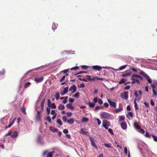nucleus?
I'll use <instances>...</instances> for the list:
<instances>
[{
	"instance_id": "63",
	"label": "nucleus",
	"mask_w": 157,
	"mask_h": 157,
	"mask_svg": "<svg viewBox=\"0 0 157 157\" xmlns=\"http://www.w3.org/2000/svg\"><path fill=\"white\" fill-rule=\"evenodd\" d=\"M69 101L70 102H73L74 101V99L71 98H69Z\"/></svg>"
},
{
	"instance_id": "20",
	"label": "nucleus",
	"mask_w": 157,
	"mask_h": 157,
	"mask_svg": "<svg viewBox=\"0 0 157 157\" xmlns=\"http://www.w3.org/2000/svg\"><path fill=\"white\" fill-rule=\"evenodd\" d=\"M58 108L59 110H63L65 108L64 106L63 105H61L60 104L59 105V106L58 107Z\"/></svg>"
},
{
	"instance_id": "27",
	"label": "nucleus",
	"mask_w": 157,
	"mask_h": 157,
	"mask_svg": "<svg viewBox=\"0 0 157 157\" xmlns=\"http://www.w3.org/2000/svg\"><path fill=\"white\" fill-rule=\"evenodd\" d=\"M88 119L86 117H83L82 120V122H83L88 121Z\"/></svg>"
},
{
	"instance_id": "5",
	"label": "nucleus",
	"mask_w": 157,
	"mask_h": 157,
	"mask_svg": "<svg viewBox=\"0 0 157 157\" xmlns=\"http://www.w3.org/2000/svg\"><path fill=\"white\" fill-rule=\"evenodd\" d=\"M76 86L75 85L71 86L69 89L70 91H72V93H74L76 91Z\"/></svg>"
},
{
	"instance_id": "25",
	"label": "nucleus",
	"mask_w": 157,
	"mask_h": 157,
	"mask_svg": "<svg viewBox=\"0 0 157 157\" xmlns=\"http://www.w3.org/2000/svg\"><path fill=\"white\" fill-rule=\"evenodd\" d=\"M80 96V93L79 92L76 93L73 96L74 97L76 98H78Z\"/></svg>"
},
{
	"instance_id": "10",
	"label": "nucleus",
	"mask_w": 157,
	"mask_h": 157,
	"mask_svg": "<svg viewBox=\"0 0 157 157\" xmlns=\"http://www.w3.org/2000/svg\"><path fill=\"white\" fill-rule=\"evenodd\" d=\"M105 125L107 126H109L110 125V122L106 120H104L103 121L102 125Z\"/></svg>"
},
{
	"instance_id": "48",
	"label": "nucleus",
	"mask_w": 157,
	"mask_h": 157,
	"mask_svg": "<svg viewBox=\"0 0 157 157\" xmlns=\"http://www.w3.org/2000/svg\"><path fill=\"white\" fill-rule=\"evenodd\" d=\"M68 98V97H65V98L64 99V100L63 101V103L64 104H66L67 102V100Z\"/></svg>"
},
{
	"instance_id": "32",
	"label": "nucleus",
	"mask_w": 157,
	"mask_h": 157,
	"mask_svg": "<svg viewBox=\"0 0 157 157\" xmlns=\"http://www.w3.org/2000/svg\"><path fill=\"white\" fill-rule=\"evenodd\" d=\"M151 136L153 137L154 140L155 142H157V137L153 134H152Z\"/></svg>"
},
{
	"instance_id": "30",
	"label": "nucleus",
	"mask_w": 157,
	"mask_h": 157,
	"mask_svg": "<svg viewBox=\"0 0 157 157\" xmlns=\"http://www.w3.org/2000/svg\"><path fill=\"white\" fill-rule=\"evenodd\" d=\"M41 136L40 135H38L37 136V141L38 142H40L41 141Z\"/></svg>"
},
{
	"instance_id": "24",
	"label": "nucleus",
	"mask_w": 157,
	"mask_h": 157,
	"mask_svg": "<svg viewBox=\"0 0 157 157\" xmlns=\"http://www.w3.org/2000/svg\"><path fill=\"white\" fill-rule=\"evenodd\" d=\"M31 84V83L29 82H25L24 83V86L25 88H27Z\"/></svg>"
},
{
	"instance_id": "35",
	"label": "nucleus",
	"mask_w": 157,
	"mask_h": 157,
	"mask_svg": "<svg viewBox=\"0 0 157 157\" xmlns=\"http://www.w3.org/2000/svg\"><path fill=\"white\" fill-rule=\"evenodd\" d=\"M68 87H66L64 88V90L63 91L64 94H66L68 92Z\"/></svg>"
},
{
	"instance_id": "31",
	"label": "nucleus",
	"mask_w": 157,
	"mask_h": 157,
	"mask_svg": "<svg viewBox=\"0 0 157 157\" xmlns=\"http://www.w3.org/2000/svg\"><path fill=\"white\" fill-rule=\"evenodd\" d=\"M21 111L22 113H24L25 114H26V112H25V107H22V108H21Z\"/></svg>"
},
{
	"instance_id": "60",
	"label": "nucleus",
	"mask_w": 157,
	"mask_h": 157,
	"mask_svg": "<svg viewBox=\"0 0 157 157\" xmlns=\"http://www.w3.org/2000/svg\"><path fill=\"white\" fill-rule=\"evenodd\" d=\"M46 110L47 111L48 114V115L50 113V109L49 108L47 107Z\"/></svg>"
},
{
	"instance_id": "57",
	"label": "nucleus",
	"mask_w": 157,
	"mask_h": 157,
	"mask_svg": "<svg viewBox=\"0 0 157 157\" xmlns=\"http://www.w3.org/2000/svg\"><path fill=\"white\" fill-rule=\"evenodd\" d=\"M134 94L135 96L136 97V98L139 95V94H138V92L136 91H135L134 93Z\"/></svg>"
},
{
	"instance_id": "36",
	"label": "nucleus",
	"mask_w": 157,
	"mask_h": 157,
	"mask_svg": "<svg viewBox=\"0 0 157 157\" xmlns=\"http://www.w3.org/2000/svg\"><path fill=\"white\" fill-rule=\"evenodd\" d=\"M86 77V79L90 81H91L92 80H94V79H91L90 78V76L89 75H87Z\"/></svg>"
},
{
	"instance_id": "14",
	"label": "nucleus",
	"mask_w": 157,
	"mask_h": 157,
	"mask_svg": "<svg viewBox=\"0 0 157 157\" xmlns=\"http://www.w3.org/2000/svg\"><path fill=\"white\" fill-rule=\"evenodd\" d=\"M66 107L67 108L71 110H73L74 107L73 106L72 104L71 103H68L66 105Z\"/></svg>"
},
{
	"instance_id": "18",
	"label": "nucleus",
	"mask_w": 157,
	"mask_h": 157,
	"mask_svg": "<svg viewBox=\"0 0 157 157\" xmlns=\"http://www.w3.org/2000/svg\"><path fill=\"white\" fill-rule=\"evenodd\" d=\"M145 78L147 79V80L148 82L149 83H152V80H151V79L150 78V77H149V76L147 75L145 77Z\"/></svg>"
},
{
	"instance_id": "43",
	"label": "nucleus",
	"mask_w": 157,
	"mask_h": 157,
	"mask_svg": "<svg viewBox=\"0 0 157 157\" xmlns=\"http://www.w3.org/2000/svg\"><path fill=\"white\" fill-rule=\"evenodd\" d=\"M145 136L146 137L150 138L151 137L150 135L149 134L148 132L147 131L146 132V134Z\"/></svg>"
},
{
	"instance_id": "22",
	"label": "nucleus",
	"mask_w": 157,
	"mask_h": 157,
	"mask_svg": "<svg viewBox=\"0 0 157 157\" xmlns=\"http://www.w3.org/2000/svg\"><path fill=\"white\" fill-rule=\"evenodd\" d=\"M54 152V151H52V152H48L47 154V157H52L53 154Z\"/></svg>"
},
{
	"instance_id": "1",
	"label": "nucleus",
	"mask_w": 157,
	"mask_h": 157,
	"mask_svg": "<svg viewBox=\"0 0 157 157\" xmlns=\"http://www.w3.org/2000/svg\"><path fill=\"white\" fill-rule=\"evenodd\" d=\"M100 115L101 117L104 119H110V115L105 112H102L100 113Z\"/></svg>"
},
{
	"instance_id": "7",
	"label": "nucleus",
	"mask_w": 157,
	"mask_h": 157,
	"mask_svg": "<svg viewBox=\"0 0 157 157\" xmlns=\"http://www.w3.org/2000/svg\"><path fill=\"white\" fill-rule=\"evenodd\" d=\"M10 136L12 138H15L17 137L18 132L17 131H15L13 132L11 131V133Z\"/></svg>"
},
{
	"instance_id": "16",
	"label": "nucleus",
	"mask_w": 157,
	"mask_h": 157,
	"mask_svg": "<svg viewBox=\"0 0 157 157\" xmlns=\"http://www.w3.org/2000/svg\"><path fill=\"white\" fill-rule=\"evenodd\" d=\"M50 130L53 132H57L58 131V129L56 128H53L52 127H50L49 128Z\"/></svg>"
},
{
	"instance_id": "2",
	"label": "nucleus",
	"mask_w": 157,
	"mask_h": 157,
	"mask_svg": "<svg viewBox=\"0 0 157 157\" xmlns=\"http://www.w3.org/2000/svg\"><path fill=\"white\" fill-rule=\"evenodd\" d=\"M105 68V67H101L98 65H95L92 66L91 67V69L95 71H100L102 68Z\"/></svg>"
},
{
	"instance_id": "6",
	"label": "nucleus",
	"mask_w": 157,
	"mask_h": 157,
	"mask_svg": "<svg viewBox=\"0 0 157 157\" xmlns=\"http://www.w3.org/2000/svg\"><path fill=\"white\" fill-rule=\"evenodd\" d=\"M140 99V98H139L138 99L137 98H135L134 99V106L135 109L136 110H138L139 109V108L136 102V100H137V101H138Z\"/></svg>"
},
{
	"instance_id": "38",
	"label": "nucleus",
	"mask_w": 157,
	"mask_h": 157,
	"mask_svg": "<svg viewBox=\"0 0 157 157\" xmlns=\"http://www.w3.org/2000/svg\"><path fill=\"white\" fill-rule=\"evenodd\" d=\"M127 66V65H124L120 67L119 68V70H122L124 69Z\"/></svg>"
},
{
	"instance_id": "51",
	"label": "nucleus",
	"mask_w": 157,
	"mask_h": 157,
	"mask_svg": "<svg viewBox=\"0 0 157 157\" xmlns=\"http://www.w3.org/2000/svg\"><path fill=\"white\" fill-rule=\"evenodd\" d=\"M68 72V69H66L60 72L61 73H67V72Z\"/></svg>"
},
{
	"instance_id": "50",
	"label": "nucleus",
	"mask_w": 157,
	"mask_h": 157,
	"mask_svg": "<svg viewBox=\"0 0 157 157\" xmlns=\"http://www.w3.org/2000/svg\"><path fill=\"white\" fill-rule=\"evenodd\" d=\"M108 131L111 134L113 135V130L111 128L108 129Z\"/></svg>"
},
{
	"instance_id": "11",
	"label": "nucleus",
	"mask_w": 157,
	"mask_h": 157,
	"mask_svg": "<svg viewBox=\"0 0 157 157\" xmlns=\"http://www.w3.org/2000/svg\"><path fill=\"white\" fill-rule=\"evenodd\" d=\"M80 133L81 134H84L86 135H88L89 134V132H88L85 131L84 128H82L81 129Z\"/></svg>"
},
{
	"instance_id": "39",
	"label": "nucleus",
	"mask_w": 157,
	"mask_h": 157,
	"mask_svg": "<svg viewBox=\"0 0 157 157\" xmlns=\"http://www.w3.org/2000/svg\"><path fill=\"white\" fill-rule=\"evenodd\" d=\"M131 73L130 72H129L128 73L123 74L122 75L123 77H125L127 76H129L131 75Z\"/></svg>"
},
{
	"instance_id": "49",
	"label": "nucleus",
	"mask_w": 157,
	"mask_h": 157,
	"mask_svg": "<svg viewBox=\"0 0 157 157\" xmlns=\"http://www.w3.org/2000/svg\"><path fill=\"white\" fill-rule=\"evenodd\" d=\"M87 73V71L86 72L85 71H80L78 73L75 74V75H77L78 74H82V73Z\"/></svg>"
},
{
	"instance_id": "61",
	"label": "nucleus",
	"mask_w": 157,
	"mask_h": 157,
	"mask_svg": "<svg viewBox=\"0 0 157 157\" xmlns=\"http://www.w3.org/2000/svg\"><path fill=\"white\" fill-rule=\"evenodd\" d=\"M98 99V98L95 97L94 98L93 101L95 103H96L97 102Z\"/></svg>"
},
{
	"instance_id": "59",
	"label": "nucleus",
	"mask_w": 157,
	"mask_h": 157,
	"mask_svg": "<svg viewBox=\"0 0 157 157\" xmlns=\"http://www.w3.org/2000/svg\"><path fill=\"white\" fill-rule=\"evenodd\" d=\"M5 71L4 70H2V71H0V75H3L5 73Z\"/></svg>"
},
{
	"instance_id": "58",
	"label": "nucleus",
	"mask_w": 157,
	"mask_h": 157,
	"mask_svg": "<svg viewBox=\"0 0 157 157\" xmlns=\"http://www.w3.org/2000/svg\"><path fill=\"white\" fill-rule=\"evenodd\" d=\"M62 119L63 121L65 122H66V121L67 122V118L66 117H63L62 118Z\"/></svg>"
},
{
	"instance_id": "52",
	"label": "nucleus",
	"mask_w": 157,
	"mask_h": 157,
	"mask_svg": "<svg viewBox=\"0 0 157 157\" xmlns=\"http://www.w3.org/2000/svg\"><path fill=\"white\" fill-rule=\"evenodd\" d=\"M79 68V67H74L71 69V70H77Z\"/></svg>"
},
{
	"instance_id": "47",
	"label": "nucleus",
	"mask_w": 157,
	"mask_h": 157,
	"mask_svg": "<svg viewBox=\"0 0 157 157\" xmlns=\"http://www.w3.org/2000/svg\"><path fill=\"white\" fill-rule=\"evenodd\" d=\"M152 91L153 92V96H157V94L156 93V91L155 90V89H153Z\"/></svg>"
},
{
	"instance_id": "15",
	"label": "nucleus",
	"mask_w": 157,
	"mask_h": 157,
	"mask_svg": "<svg viewBox=\"0 0 157 157\" xmlns=\"http://www.w3.org/2000/svg\"><path fill=\"white\" fill-rule=\"evenodd\" d=\"M40 112L38 111H37V114L36 117V120L37 121L40 120Z\"/></svg>"
},
{
	"instance_id": "46",
	"label": "nucleus",
	"mask_w": 157,
	"mask_h": 157,
	"mask_svg": "<svg viewBox=\"0 0 157 157\" xmlns=\"http://www.w3.org/2000/svg\"><path fill=\"white\" fill-rule=\"evenodd\" d=\"M82 68L83 69L86 70L88 68V66L86 65H82L81 66Z\"/></svg>"
},
{
	"instance_id": "34",
	"label": "nucleus",
	"mask_w": 157,
	"mask_h": 157,
	"mask_svg": "<svg viewBox=\"0 0 157 157\" xmlns=\"http://www.w3.org/2000/svg\"><path fill=\"white\" fill-rule=\"evenodd\" d=\"M49 107H51L52 109H55L56 108V106L55 105V104L54 103H52L51 105H50Z\"/></svg>"
},
{
	"instance_id": "29",
	"label": "nucleus",
	"mask_w": 157,
	"mask_h": 157,
	"mask_svg": "<svg viewBox=\"0 0 157 157\" xmlns=\"http://www.w3.org/2000/svg\"><path fill=\"white\" fill-rule=\"evenodd\" d=\"M140 74L143 76L144 77H145L147 75L144 73V72L143 71H141L140 73Z\"/></svg>"
},
{
	"instance_id": "40",
	"label": "nucleus",
	"mask_w": 157,
	"mask_h": 157,
	"mask_svg": "<svg viewBox=\"0 0 157 157\" xmlns=\"http://www.w3.org/2000/svg\"><path fill=\"white\" fill-rule=\"evenodd\" d=\"M45 101V99H44L41 101V108L42 109L44 108V104Z\"/></svg>"
},
{
	"instance_id": "26",
	"label": "nucleus",
	"mask_w": 157,
	"mask_h": 157,
	"mask_svg": "<svg viewBox=\"0 0 157 157\" xmlns=\"http://www.w3.org/2000/svg\"><path fill=\"white\" fill-rule=\"evenodd\" d=\"M122 109L121 108V107L120 106H119V109H116L115 110V112L116 113H117L119 112H120Z\"/></svg>"
},
{
	"instance_id": "44",
	"label": "nucleus",
	"mask_w": 157,
	"mask_h": 157,
	"mask_svg": "<svg viewBox=\"0 0 157 157\" xmlns=\"http://www.w3.org/2000/svg\"><path fill=\"white\" fill-rule=\"evenodd\" d=\"M60 96H59V93H57L56 94V100H58L59 99V98Z\"/></svg>"
},
{
	"instance_id": "9",
	"label": "nucleus",
	"mask_w": 157,
	"mask_h": 157,
	"mask_svg": "<svg viewBox=\"0 0 157 157\" xmlns=\"http://www.w3.org/2000/svg\"><path fill=\"white\" fill-rule=\"evenodd\" d=\"M108 102L109 104L112 107H113L115 108H116V103L113 101H112L108 99Z\"/></svg>"
},
{
	"instance_id": "21",
	"label": "nucleus",
	"mask_w": 157,
	"mask_h": 157,
	"mask_svg": "<svg viewBox=\"0 0 157 157\" xmlns=\"http://www.w3.org/2000/svg\"><path fill=\"white\" fill-rule=\"evenodd\" d=\"M88 104L89 105V106L91 108H94L95 105L94 103H91L90 102Z\"/></svg>"
},
{
	"instance_id": "12",
	"label": "nucleus",
	"mask_w": 157,
	"mask_h": 157,
	"mask_svg": "<svg viewBox=\"0 0 157 157\" xmlns=\"http://www.w3.org/2000/svg\"><path fill=\"white\" fill-rule=\"evenodd\" d=\"M121 128L124 130L127 127V124L124 122H123L121 124Z\"/></svg>"
},
{
	"instance_id": "56",
	"label": "nucleus",
	"mask_w": 157,
	"mask_h": 157,
	"mask_svg": "<svg viewBox=\"0 0 157 157\" xmlns=\"http://www.w3.org/2000/svg\"><path fill=\"white\" fill-rule=\"evenodd\" d=\"M98 102L100 104H102L103 103L102 100L100 99H98Z\"/></svg>"
},
{
	"instance_id": "3",
	"label": "nucleus",
	"mask_w": 157,
	"mask_h": 157,
	"mask_svg": "<svg viewBox=\"0 0 157 157\" xmlns=\"http://www.w3.org/2000/svg\"><path fill=\"white\" fill-rule=\"evenodd\" d=\"M121 97L123 99L127 100L128 98V92L126 91L122 93L121 94Z\"/></svg>"
},
{
	"instance_id": "55",
	"label": "nucleus",
	"mask_w": 157,
	"mask_h": 157,
	"mask_svg": "<svg viewBox=\"0 0 157 157\" xmlns=\"http://www.w3.org/2000/svg\"><path fill=\"white\" fill-rule=\"evenodd\" d=\"M63 132L65 134H67L68 132V131L67 129H64L63 130Z\"/></svg>"
},
{
	"instance_id": "8",
	"label": "nucleus",
	"mask_w": 157,
	"mask_h": 157,
	"mask_svg": "<svg viewBox=\"0 0 157 157\" xmlns=\"http://www.w3.org/2000/svg\"><path fill=\"white\" fill-rule=\"evenodd\" d=\"M43 79L44 77H43L40 78L36 77L35 78L34 81L37 83H39L42 82Z\"/></svg>"
},
{
	"instance_id": "62",
	"label": "nucleus",
	"mask_w": 157,
	"mask_h": 157,
	"mask_svg": "<svg viewBox=\"0 0 157 157\" xmlns=\"http://www.w3.org/2000/svg\"><path fill=\"white\" fill-rule=\"evenodd\" d=\"M85 87V85L84 83H81L80 84L79 87L80 88H82L84 87Z\"/></svg>"
},
{
	"instance_id": "42",
	"label": "nucleus",
	"mask_w": 157,
	"mask_h": 157,
	"mask_svg": "<svg viewBox=\"0 0 157 157\" xmlns=\"http://www.w3.org/2000/svg\"><path fill=\"white\" fill-rule=\"evenodd\" d=\"M119 118L120 121H124V117L123 116H120Z\"/></svg>"
},
{
	"instance_id": "28",
	"label": "nucleus",
	"mask_w": 157,
	"mask_h": 157,
	"mask_svg": "<svg viewBox=\"0 0 157 157\" xmlns=\"http://www.w3.org/2000/svg\"><path fill=\"white\" fill-rule=\"evenodd\" d=\"M103 108V106L100 107L98 106H97L95 107L94 110L95 111H97L99 109H100Z\"/></svg>"
},
{
	"instance_id": "64",
	"label": "nucleus",
	"mask_w": 157,
	"mask_h": 157,
	"mask_svg": "<svg viewBox=\"0 0 157 157\" xmlns=\"http://www.w3.org/2000/svg\"><path fill=\"white\" fill-rule=\"evenodd\" d=\"M140 132L142 134H144L145 133V131L143 129H141L140 130Z\"/></svg>"
},
{
	"instance_id": "4",
	"label": "nucleus",
	"mask_w": 157,
	"mask_h": 157,
	"mask_svg": "<svg viewBox=\"0 0 157 157\" xmlns=\"http://www.w3.org/2000/svg\"><path fill=\"white\" fill-rule=\"evenodd\" d=\"M89 139L90 141L91 142V145L93 147L95 148L96 149H98L97 146L95 144L94 139L91 137H90Z\"/></svg>"
},
{
	"instance_id": "54",
	"label": "nucleus",
	"mask_w": 157,
	"mask_h": 157,
	"mask_svg": "<svg viewBox=\"0 0 157 157\" xmlns=\"http://www.w3.org/2000/svg\"><path fill=\"white\" fill-rule=\"evenodd\" d=\"M51 114L52 115H56V114H57L55 112V111L54 110H52L51 112Z\"/></svg>"
},
{
	"instance_id": "19",
	"label": "nucleus",
	"mask_w": 157,
	"mask_h": 157,
	"mask_svg": "<svg viewBox=\"0 0 157 157\" xmlns=\"http://www.w3.org/2000/svg\"><path fill=\"white\" fill-rule=\"evenodd\" d=\"M67 122L69 124H72L74 123V120L72 118H71L69 120L67 121Z\"/></svg>"
},
{
	"instance_id": "41",
	"label": "nucleus",
	"mask_w": 157,
	"mask_h": 157,
	"mask_svg": "<svg viewBox=\"0 0 157 157\" xmlns=\"http://www.w3.org/2000/svg\"><path fill=\"white\" fill-rule=\"evenodd\" d=\"M125 80L124 78H122L119 82V84H121L125 82Z\"/></svg>"
},
{
	"instance_id": "13",
	"label": "nucleus",
	"mask_w": 157,
	"mask_h": 157,
	"mask_svg": "<svg viewBox=\"0 0 157 157\" xmlns=\"http://www.w3.org/2000/svg\"><path fill=\"white\" fill-rule=\"evenodd\" d=\"M134 126L137 129H139L141 128L140 126L138 124L137 122H135L134 123Z\"/></svg>"
},
{
	"instance_id": "33",
	"label": "nucleus",
	"mask_w": 157,
	"mask_h": 157,
	"mask_svg": "<svg viewBox=\"0 0 157 157\" xmlns=\"http://www.w3.org/2000/svg\"><path fill=\"white\" fill-rule=\"evenodd\" d=\"M57 123L60 125H63L62 123V122L61 120L59 119H58L57 120Z\"/></svg>"
},
{
	"instance_id": "37",
	"label": "nucleus",
	"mask_w": 157,
	"mask_h": 157,
	"mask_svg": "<svg viewBox=\"0 0 157 157\" xmlns=\"http://www.w3.org/2000/svg\"><path fill=\"white\" fill-rule=\"evenodd\" d=\"M46 120H47L50 123H51L52 122L51 118L49 116H48L46 117Z\"/></svg>"
},
{
	"instance_id": "23",
	"label": "nucleus",
	"mask_w": 157,
	"mask_h": 157,
	"mask_svg": "<svg viewBox=\"0 0 157 157\" xmlns=\"http://www.w3.org/2000/svg\"><path fill=\"white\" fill-rule=\"evenodd\" d=\"M57 25L55 23H53L52 25V29L54 31L57 28Z\"/></svg>"
},
{
	"instance_id": "17",
	"label": "nucleus",
	"mask_w": 157,
	"mask_h": 157,
	"mask_svg": "<svg viewBox=\"0 0 157 157\" xmlns=\"http://www.w3.org/2000/svg\"><path fill=\"white\" fill-rule=\"evenodd\" d=\"M138 76V75L137 74H134L132 76L131 79L132 81H135L136 80L137 78H137V76Z\"/></svg>"
},
{
	"instance_id": "45",
	"label": "nucleus",
	"mask_w": 157,
	"mask_h": 157,
	"mask_svg": "<svg viewBox=\"0 0 157 157\" xmlns=\"http://www.w3.org/2000/svg\"><path fill=\"white\" fill-rule=\"evenodd\" d=\"M104 145L106 147L111 148V145L109 144H106V143H105V144H104Z\"/></svg>"
},
{
	"instance_id": "53",
	"label": "nucleus",
	"mask_w": 157,
	"mask_h": 157,
	"mask_svg": "<svg viewBox=\"0 0 157 157\" xmlns=\"http://www.w3.org/2000/svg\"><path fill=\"white\" fill-rule=\"evenodd\" d=\"M124 150L125 154L126 155H127V154L128 151L127 147H124Z\"/></svg>"
}]
</instances>
